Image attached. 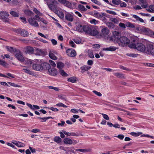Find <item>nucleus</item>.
I'll return each instance as SVG.
<instances>
[{
    "instance_id": "obj_1",
    "label": "nucleus",
    "mask_w": 154,
    "mask_h": 154,
    "mask_svg": "<svg viewBox=\"0 0 154 154\" xmlns=\"http://www.w3.org/2000/svg\"><path fill=\"white\" fill-rule=\"evenodd\" d=\"M47 66H49V64L47 63H42L41 60H38L37 62L33 63L32 64L33 69L38 71L45 70Z\"/></svg>"
},
{
    "instance_id": "obj_2",
    "label": "nucleus",
    "mask_w": 154,
    "mask_h": 154,
    "mask_svg": "<svg viewBox=\"0 0 154 154\" xmlns=\"http://www.w3.org/2000/svg\"><path fill=\"white\" fill-rule=\"evenodd\" d=\"M135 40H134L133 42H131L128 45L131 48H133L137 49L138 51L141 52H144L146 51L145 46L141 43H137L136 44L135 43Z\"/></svg>"
},
{
    "instance_id": "obj_3",
    "label": "nucleus",
    "mask_w": 154,
    "mask_h": 154,
    "mask_svg": "<svg viewBox=\"0 0 154 154\" xmlns=\"http://www.w3.org/2000/svg\"><path fill=\"white\" fill-rule=\"evenodd\" d=\"M91 26L88 25H79L76 27V30L81 32H85L86 33L89 34L91 30Z\"/></svg>"
},
{
    "instance_id": "obj_4",
    "label": "nucleus",
    "mask_w": 154,
    "mask_h": 154,
    "mask_svg": "<svg viewBox=\"0 0 154 154\" xmlns=\"http://www.w3.org/2000/svg\"><path fill=\"white\" fill-rule=\"evenodd\" d=\"M116 42L118 43L119 45L122 46H126L129 44L130 40L125 36H120Z\"/></svg>"
},
{
    "instance_id": "obj_5",
    "label": "nucleus",
    "mask_w": 154,
    "mask_h": 154,
    "mask_svg": "<svg viewBox=\"0 0 154 154\" xmlns=\"http://www.w3.org/2000/svg\"><path fill=\"white\" fill-rule=\"evenodd\" d=\"M50 2H47V5L50 10L55 12L57 10V5L58 3L55 0H50Z\"/></svg>"
},
{
    "instance_id": "obj_6",
    "label": "nucleus",
    "mask_w": 154,
    "mask_h": 154,
    "mask_svg": "<svg viewBox=\"0 0 154 154\" xmlns=\"http://www.w3.org/2000/svg\"><path fill=\"white\" fill-rule=\"evenodd\" d=\"M9 14L6 12H0V19L3 21L6 22L9 21V19L8 18Z\"/></svg>"
},
{
    "instance_id": "obj_7",
    "label": "nucleus",
    "mask_w": 154,
    "mask_h": 154,
    "mask_svg": "<svg viewBox=\"0 0 154 154\" xmlns=\"http://www.w3.org/2000/svg\"><path fill=\"white\" fill-rule=\"evenodd\" d=\"M146 53L148 54H151L154 56L153 53H154V48L153 46L152 45H148L146 48Z\"/></svg>"
},
{
    "instance_id": "obj_8",
    "label": "nucleus",
    "mask_w": 154,
    "mask_h": 154,
    "mask_svg": "<svg viewBox=\"0 0 154 154\" xmlns=\"http://www.w3.org/2000/svg\"><path fill=\"white\" fill-rule=\"evenodd\" d=\"M16 52H17L15 55L16 58L20 62H24L25 59L23 56L22 53L19 50H17Z\"/></svg>"
},
{
    "instance_id": "obj_9",
    "label": "nucleus",
    "mask_w": 154,
    "mask_h": 154,
    "mask_svg": "<svg viewBox=\"0 0 154 154\" xmlns=\"http://www.w3.org/2000/svg\"><path fill=\"white\" fill-rule=\"evenodd\" d=\"M50 67L51 66L49 64V66H47L46 69H48L50 75L53 76L56 75L57 73V70L54 68H51Z\"/></svg>"
},
{
    "instance_id": "obj_10",
    "label": "nucleus",
    "mask_w": 154,
    "mask_h": 154,
    "mask_svg": "<svg viewBox=\"0 0 154 154\" xmlns=\"http://www.w3.org/2000/svg\"><path fill=\"white\" fill-rule=\"evenodd\" d=\"M28 21L29 24L31 26L36 27H39V26L38 23L35 21L34 18H29L28 20Z\"/></svg>"
},
{
    "instance_id": "obj_11",
    "label": "nucleus",
    "mask_w": 154,
    "mask_h": 154,
    "mask_svg": "<svg viewBox=\"0 0 154 154\" xmlns=\"http://www.w3.org/2000/svg\"><path fill=\"white\" fill-rule=\"evenodd\" d=\"M66 53L70 57H74L76 55V51L72 49H69L66 50Z\"/></svg>"
},
{
    "instance_id": "obj_12",
    "label": "nucleus",
    "mask_w": 154,
    "mask_h": 154,
    "mask_svg": "<svg viewBox=\"0 0 154 154\" xmlns=\"http://www.w3.org/2000/svg\"><path fill=\"white\" fill-rule=\"evenodd\" d=\"M113 35L112 38L115 42H116L120 37L121 34L119 32L114 31L113 32Z\"/></svg>"
},
{
    "instance_id": "obj_13",
    "label": "nucleus",
    "mask_w": 154,
    "mask_h": 154,
    "mask_svg": "<svg viewBox=\"0 0 154 154\" xmlns=\"http://www.w3.org/2000/svg\"><path fill=\"white\" fill-rule=\"evenodd\" d=\"M140 29L141 31L144 32L145 34L149 36L151 35L152 31L149 29L145 27H143Z\"/></svg>"
},
{
    "instance_id": "obj_14",
    "label": "nucleus",
    "mask_w": 154,
    "mask_h": 154,
    "mask_svg": "<svg viewBox=\"0 0 154 154\" xmlns=\"http://www.w3.org/2000/svg\"><path fill=\"white\" fill-rule=\"evenodd\" d=\"M34 49L32 47L27 46L25 48L24 52L26 54H33Z\"/></svg>"
},
{
    "instance_id": "obj_15",
    "label": "nucleus",
    "mask_w": 154,
    "mask_h": 154,
    "mask_svg": "<svg viewBox=\"0 0 154 154\" xmlns=\"http://www.w3.org/2000/svg\"><path fill=\"white\" fill-rule=\"evenodd\" d=\"M98 34V32L97 29L91 26L89 34L91 35L95 36L97 35Z\"/></svg>"
},
{
    "instance_id": "obj_16",
    "label": "nucleus",
    "mask_w": 154,
    "mask_h": 154,
    "mask_svg": "<svg viewBox=\"0 0 154 154\" xmlns=\"http://www.w3.org/2000/svg\"><path fill=\"white\" fill-rule=\"evenodd\" d=\"M59 2L68 8L71 6V4L70 2L66 0H57Z\"/></svg>"
},
{
    "instance_id": "obj_17",
    "label": "nucleus",
    "mask_w": 154,
    "mask_h": 154,
    "mask_svg": "<svg viewBox=\"0 0 154 154\" xmlns=\"http://www.w3.org/2000/svg\"><path fill=\"white\" fill-rule=\"evenodd\" d=\"M65 18L67 20L70 22L74 20L73 16L69 13L65 14Z\"/></svg>"
},
{
    "instance_id": "obj_18",
    "label": "nucleus",
    "mask_w": 154,
    "mask_h": 154,
    "mask_svg": "<svg viewBox=\"0 0 154 154\" xmlns=\"http://www.w3.org/2000/svg\"><path fill=\"white\" fill-rule=\"evenodd\" d=\"M109 33V30L107 27H104L101 30V34L102 35L104 36H107Z\"/></svg>"
},
{
    "instance_id": "obj_19",
    "label": "nucleus",
    "mask_w": 154,
    "mask_h": 154,
    "mask_svg": "<svg viewBox=\"0 0 154 154\" xmlns=\"http://www.w3.org/2000/svg\"><path fill=\"white\" fill-rule=\"evenodd\" d=\"M140 4L142 8H147L148 5L146 2V0H139Z\"/></svg>"
},
{
    "instance_id": "obj_20",
    "label": "nucleus",
    "mask_w": 154,
    "mask_h": 154,
    "mask_svg": "<svg viewBox=\"0 0 154 154\" xmlns=\"http://www.w3.org/2000/svg\"><path fill=\"white\" fill-rule=\"evenodd\" d=\"M131 15L133 17L136 19V21H139L141 23H145L144 22V20L140 18L137 15L134 14H131Z\"/></svg>"
},
{
    "instance_id": "obj_21",
    "label": "nucleus",
    "mask_w": 154,
    "mask_h": 154,
    "mask_svg": "<svg viewBox=\"0 0 154 154\" xmlns=\"http://www.w3.org/2000/svg\"><path fill=\"white\" fill-rule=\"evenodd\" d=\"M63 142L66 144L71 145L73 144V141L68 138H65L63 140Z\"/></svg>"
},
{
    "instance_id": "obj_22",
    "label": "nucleus",
    "mask_w": 154,
    "mask_h": 154,
    "mask_svg": "<svg viewBox=\"0 0 154 154\" xmlns=\"http://www.w3.org/2000/svg\"><path fill=\"white\" fill-rule=\"evenodd\" d=\"M24 67L25 68H23L22 70V71L29 75H33V72L31 71L29 69L26 68V67L24 66Z\"/></svg>"
},
{
    "instance_id": "obj_23",
    "label": "nucleus",
    "mask_w": 154,
    "mask_h": 154,
    "mask_svg": "<svg viewBox=\"0 0 154 154\" xmlns=\"http://www.w3.org/2000/svg\"><path fill=\"white\" fill-rule=\"evenodd\" d=\"M6 48L8 51L11 53L16 52L17 51V50L16 49L14 48L13 47H11L6 46Z\"/></svg>"
},
{
    "instance_id": "obj_24",
    "label": "nucleus",
    "mask_w": 154,
    "mask_h": 154,
    "mask_svg": "<svg viewBox=\"0 0 154 154\" xmlns=\"http://www.w3.org/2000/svg\"><path fill=\"white\" fill-rule=\"evenodd\" d=\"M91 68V67L84 65L81 67V69L83 72L88 71Z\"/></svg>"
},
{
    "instance_id": "obj_25",
    "label": "nucleus",
    "mask_w": 154,
    "mask_h": 154,
    "mask_svg": "<svg viewBox=\"0 0 154 154\" xmlns=\"http://www.w3.org/2000/svg\"><path fill=\"white\" fill-rule=\"evenodd\" d=\"M20 35L24 37H27L29 35V33L27 31L24 29H22Z\"/></svg>"
},
{
    "instance_id": "obj_26",
    "label": "nucleus",
    "mask_w": 154,
    "mask_h": 154,
    "mask_svg": "<svg viewBox=\"0 0 154 154\" xmlns=\"http://www.w3.org/2000/svg\"><path fill=\"white\" fill-rule=\"evenodd\" d=\"M10 14L14 17H18L19 16V13L18 12H16L13 10H11Z\"/></svg>"
},
{
    "instance_id": "obj_27",
    "label": "nucleus",
    "mask_w": 154,
    "mask_h": 154,
    "mask_svg": "<svg viewBox=\"0 0 154 154\" xmlns=\"http://www.w3.org/2000/svg\"><path fill=\"white\" fill-rule=\"evenodd\" d=\"M113 74L117 77L120 79H125L124 74L119 72L114 73Z\"/></svg>"
},
{
    "instance_id": "obj_28",
    "label": "nucleus",
    "mask_w": 154,
    "mask_h": 154,
    "mask_svg": "<svg viewBox=\"0 0 154 154\" xmlns=\"http://www.w3.org/2000/svg\"><path fill=\"white\" fill-rule=\"evenodd\" d=\"M61 19H63L64 17V14L63 13L60 11H59L58 10L54 12Z\"/></svg>"
},
{
    "instance_id": "obj_29",
    "label": "nucleus",
    "mask_w": 154,
    "mask_h": 154,
    "mask_svg": "<svg viewBox=\"0 0 154 154\" xmlns=\"http://www.w3.org/2000/svg\"><path fill=\"white\" fill-rule=\"evenodd\" d=\"M75 150L76 151H79L82 152H90L91 151V149H75Z\"/></svg>"
},
{
    "instance_id": "obj_30",
    "label": "nucleus",
    "mask_w": 154,
    "mask_h": 154,
    "mask_svg": "<svg viewBox=\"0 0 154 154\" xmlns=\"http://www.w3.org/2000/svg\"><path fill=\"white\" fill-rule=\"evenodd\" d=\"M106 24L110 29H113L115 27L114 23L111 22H107Z\"/></svg>"
},
{
    "instance_id": "obj_31",
    "label": "nucleus",
    "mask_w": 154,
    "mask_h": 154,
    "mask_svg": "<svg viewBox=\"0 0 154 154\" xmlns=\"http://www.w3.org/2000/svg\"><path fill=\"white\" fill-rule=\"evenodd\" d=\"M49 56L50 58L54 60H57V57L53 53L51 52L49 53Z\"/></svg>"
},
{
    "instance_id": "obj_32",
    "label": "nucleus",
    "mask_w": 154,
    "mask_h": 154,
    "mask_svg": "<svg viewBox=\"0 0 154 154\" xmlns=\"http://www.w3.org/2000/svg\"><path fill=\"white\" fill-rule=\"evenodd\" d=\"M126 26L127 27H129L132 28H134L135 27V26L134 24L129 22L126 23Z\"/></svg>"
},
{
    "instance_id": "obj_33",
    "label": "nucleus",
    "mask_w": 154,
    "mask_h": 154,
    "mask_svg": "<svg viewBox=\"0 0 154 154\" xmlns=\"http://www.w3.org/2000/svg\"><path fill=\"white\" fill-rule=\"evenodd\" d=\"M78 7L80 10L83 11H85L87 10L84 5L81 4H79L78 5Z\"/></svg>"
},
{
    "instance_id": "obj_34",
    "label": "nucleus",
    "mask_w": 154,
    "mask_h": 154,
    "mask_svg": "<svg viewBox=\"0 0 154 154\" xmlns=\"http://www.w3.org/2000/svg\"><path fill=\"white\" fill-rule=\"evenodd\" d=\"M67 81L68 82H71L72 83H74L76 81V77L74 76L71 77L68 79Z\"/></svg>"
},
{
    "instance_id": "obj_35",
    "label": "nucleus",
    "mask_w": 154,
    "mask_h": 154,
    "mask_svg": "<svg viewBox=\"0 0 154 154\" xmlns=\"http://www.w3.org/2000/svg\"><path fill=\"white\" fill-rule=\"evenodd\" d=\"M94 16L98 18H100L101 17V14L97 11H94Z\"/></svg>"
},
{
    "instance_id": "obj_36",
    "label": "nucleus",
    "mask_w": 154,
    "mask_h": 154,
    "mask_svg": "<svg viewBox=\"0 0 154 154\" xmlns=\"http://www.w3.org/2000/svg\"><path fill=\"white\" fill-rule=\"evenodd\" d=\"M73 40L74 42L77 44H80L82 41L81 39L79 37L73 39Z\"/></svg>"
},
{
    "instance_id": "obj_37",
    "label": "nucleus",
    "mask_w": 154,
    "mask_h": 154,
    "mask_svg": "<svg viewBox=\"0 0 154 154\" xmlns=\"http://www.w3.org/2000/svg\"><path fill=\"white\" fill-rule=\"evenodd\" d=\"M54 141L57 143H60L61 141V139L59 136H56L54 138Z\"/></svg>"
},
{
    "instance_id": "obj_38",
    "label": "nucleus",
    "mask_w": 154,
    "mask_h": 154,
    "mask_svg": "<svg viewBox=\"0 0 154 154\" xmlns=\"http://www.w3.org/2000/svg\"><path fill=\"white\" fill-rule=\"evenodd\" d=\"M16 145L18 147H21L24 146L25 144L23 143L18 141L17 143H16Z\"/></svg>"
},
{
    "instance_id": "obj_39",
    "label": "nucleus",
    "mask_w": 154,
    "mask_h": 154,
    "mask_svg": "<svg viewBox=\"0 0 154 154\" xmlns=\"http://www.w3.org/2000/svg\"><path fill=\"white\" fill-rule=\"evenodd\" d=\"M59 73L63 76L66 77L68 76V75L63 70H60L59 71Z\"/></svg>"
},
{
    "instance_id": "obj_40",
    "label": "nucleus",
    "mask_w": 154,
    "mask_h": 154,
    "mask_svg": "<svg viewBox=\"0 0 154 154\" xmlns=\"http://www.w3.org/2000/svg\"><path fill=\"white\" fill-rule=\"evenodd\" d=\"M64 67V65L63 63L60 62H59L58 63H57V67L59 69H61L62 68H63V67Z\"/></svg>"
},
{
    "instance_id": "obj_41",
    "label": "nucleus",
    "mask_w": 154,
    "mask_h": 154,
    "mask_svg": "<svg viewBox=\"0 0 154 154\" xmlns=\"http://www.w3.org/2000/svg\"><path fill=\"white\" fill-rule=\"evenodd\" d=\"M122 2L120 0H112V3L115 5H118Z\"/></svg>"
},
{
    "instance_id": "obj_42",
    "label": "nucleus",
    "mask_w": 154,
    "mask_h": 154,
    "mask_svg": "<svg viewBox=\"0 0 154 154\" xmlns=\"http://www.w3.org/2000/svg\"><path fill=\"white\" fill-rule=\"evenodd\" d=\"M88 57L91 58H93L94 57V56L93 54V52L91 50H88Z\"/></svg>"
},
{
    "instance_id": "obj_43",
    "label": "nucleus",
    "mask_w": 154,
    "mask_h": 154,
    "mask_svg": "<svg viewBox=\"0 0 154 154\" xmlns=\"http://www.w3.org/2000/svg\"><path fill=\"white\" fill-rule=\"evenodd\" d=\"M90 22L91 24L96 25L99 23V21L95 19H93L90 20Z\"/></svg>"
},
{
    "instance_id": "obj_44",
    "label": "nucleus",
    "mask_w": 154,
    "mask_h": 154,
    "mask_svg": "<svg viewBox=\"0 0 154 154\" xmlns=\"http://www.w3.org/2000/svg\"><path fill=\"white\" fill-rule=\"evenodd\" d=\"M8 84H9L10 86L15 87H21L19 85H17L15 84L14 83H12L10 82H8Z\"/></svg>"
},
{
    "instance_id": "obj_45",
    "label": "nucleus",
    "mask_w": 154,
    "mask_h": 154,
    "mask_svg": "<svg viewBox=\"0 0 154 154\" xmlns=\"http://www.w3.org/2000/svg\"><path fill=\"white\" fill-rule=\"evenodd\" d=\"M25 13L26 15L30 16H32L34 14L31 11L29 10H27L25 11Z\"/></svg>"
},
{
    "instance_id": "obj_46",
    "label": "nucleus",
    "mask_w": 154,
    "mask_h": 154,
    "mask_svg": "<svg viewBox=\"0 0 154 154\" xmlns=\"http://www.w3.org/2000/svg\"><path fill=\"white\" fill-rule=\"evenodd\" d=\"M5 98H6L9 101H12V100L10 98L8 97H4V96L2 95H0V98L1 99H4Z\"/></svg>"
},
{
    "instance_id": "obj_47",
    "label": "nucleus",
    "mask_w": 154,
    "mask_h": 154,
    "mask_svg": "<svg viewBox=\"0 0 154 154\" xmlns=\"http://www.w3.org/2000/svg\"><path fill=\"white\" fill-rule=\"evenodd\" d=\"M114 137H118V138H119L121 140H123L124 137V135L122 134H119L117 136H115Z\"/></svg>"
},
{
    "instance_id": "obj_48",
    "label": "nucleus",
    "mask_w": 154,
    "mask_h": 154,
    "mask_svg": "<svg viewBox=\"0 0 154 154\" xmlns=\"http://www.w3.org/2000/svg\"><path fill=\"white\" fill-rule=\"evenodd\" d=\"M81 134H79L78 133H75L73 132H71L70 136H73L75 137H78Z\"/></svg>"
},
{
    "instance_id": "obj_49",
    "label": "nucleus",
    "mask_w": 154,
    "mask_h": 154,
    "mask_svg": "<svg viewBox=\"0 0 154 154\" xmlns=\"http://www.w3.org/2000/svg\"><path fill=\"white\" fill-rule=\"evenodd\" d=\"M20 19L22 20V22L24 24H26L27 23L26 19L23 17H21Z\"/></svg>"
},
{
    "instance_id": "obj_50",
    "label": "nucleus",
    "mask_w": 154,
    "mask_h": 154,
    "mask_svg": "<svg viewBox=\"0 0 154 154\" xmlns=\"http://www.w3.org/2000/svg\"><path fill=\"white\" fill-rule=\"evenodd\" d=\"M40 130L38 129L35 128V129H32L31 131L32 132V133H36L37 132H40Z\"/></svg>"
},
{
    "instance_id": "obj_51",
    "label": "nucleus",
    "mask_w": 154,
    "mask_h": 154,
    "mask_svg": "<svg viewBox=\"0 0 154 154\" xmlns=\"http://www.w3.org/2000/svg\"><path fill=\"white\" fill-rule=\"evenodd\" d=\"M26 64L27 65H29L32 64V63L31 60H26L25 62Z\"/></svg>"
},
{
    "instance_id": "obj_52",
    "label": "nucleus",
    "mask_w": 154,
    "mask_h": 154,
    "mask_svg": "<svg viewBox=\"0 0 154 154\" xmlns=\"http://www.w3.org/2000/svg\"><path fill=\"white\" fill-rule=\"evenodd\" d=\"M92 2L100 6L101 5V3L98 1L97 0H91Z\"/></svg>"
},
{
    "instance_id": "obj_53",
    "label": "nucleus",
    "mask_w": 154,
    "mask_h": 154,
    "mask_svg": "<svg viewBox=\"0 0 154 154\" xmlns=\"http://www.w3.org/2000/svg\"><path fill=\"white\" fill-rule=\"evenodd\" d=\"M101 114L103 116V118L105 119L106 120H109V117L107 115L104 113H102Z\"/></svg>"
},
{
    "instance_id": "obj_54",
    "label": "nucleus",
    "mask_w": 154,
    "mask_h": 154,
    "mask_svg": "<svg viewBox=\"0 0 154 154\" xmlns=\"http://www.w3.org/2000/svg\"><path fill=\"white\" fill-rule=\"evenodd\" d=\"M49 62L51 65L53 67H55L56 64L52 60H50Z\"/></svg>"
},
{
    "instance_id": "obj_55",
    "label": "nucleus",
    "mask_w": 154,
    "mask_h": 154,
    "mask_svg": "<svg viewBox=\"0 0 154 154\" xmlns=\"http://www.w3.org/2000/svg\"><path fill=\"white\" fill-rule=\"evenodd\" d=\"M130 134L132 136H135V137L138 136L140 134L139 133H136L135 132H131V133Z\"/></svg>"
},
{
    "instance_id": "obj_56",
    "label": "nucleus",
    "mask_w": 154,
    "mask_h": 154,
    "mask_svg": "<svg viewBox=\"0 0 154 154\" xmlns=\"http://www.w3.org/2000/svg\"><path fill=\"white\" fill-rule=\"evenodd\" d=\"M119 26L122 28L125 29L126 28V24H125L124 23H119Z\"/></svg>"
},
{
    "instance_id": "obj_57",
    "label": "nucleus",
    "mask_w": 154,
    "mask_h": 154,
    "mask_svg": "<svg viewBox=\"0 0 154 154\" xmlns=\"http://www.w3.org/2000/svg\"><path fill=\"white\" fill-rule=\"evenodd\" d=\"M109 48V51H114L117 49L114 46H110Z\"/></svg>"
},
{
    "instance_id": "obj_58",
    "label": "nucleus",
    "mask_w": 154,
    "mask_h": 154,
    "mask_svg": "<svg viewBox=\"0 0 154 154\" xmlns=\"http://www.w3.org/2000/svg\"><path fill=\"white\" fill-rule=\"evenodd\" d=\"M22 30V29L20 28L15 29L14 30V31L18 34H20Z\"/></svg>"
},
{
    "instance_id": "obj_59",
    "label": "nucleus",
    "mask_w": 154,
    "mask_h": 154,
    "mask_svg": "<svg viewBox=\"0 0 154 154\" xmlns=\"http://www.w3.org/2000/svg\"><path fill=\"white\" fill-rule=\"evenodd\" d=\"M93 92L95 94L99 97H101L102 96V94L100 92H97V91L95 90L93 91Z\"/></svg>"
},
{
    "instance_id": "obj_60",
    "label": "nucleus",
    "mask_w": 154,
    "mask_h": 154,
    "mask_svg": "<svg viewBox=\"0 0 154 154\" xmlns=\"http://www.w3.org/2000/svg\"><path fill=\"white\" fill-rule=\"evenodd\" d=\"M69 44L72 47L75 48L76 47V45L72 41H70L69 42Z\"/></svg>"
},
{
    "instance_id": "obj_61",
    "label": "nucleus",
    "mask_w": 154,
    "mask_h": 154,
    "mask_svg": "<svg viewBox=\"0 0 154 154\" xmlns=\"http://www.w3.org/2000/svg\"><path fill=\"white\" fill-rule=\"evenodd\" d=\"M48 109H50L51 110L54 111V112H57L59 111V110L56 108H54L53 107H48Z\"/></svg>"
},
{
    "instance_id": "obj_62",
    "label": "nucleus",
    "mask_w": 154,
    "mask_h": 154,
    "mask_svg": "<svg viewBox=\"0 0 154 154\" xmlns=\"http://www.w3.org/2000/svg\"><path fill=\"white\" fill-rule=\"evenodd\" d=\"M111 20L112 22H113L116 24H118L119 22V20L115 18H112Z\"/></svg>"
},
{
    "instance_id": "obj_63",
    "label": "nucleus",
    "mask_w": 154,
    "mask_h": 154,
    "mask_svg": "<svg viewBox=\"0 0 154 154\" xmlns=\"http://www.w3.org/2000/svg\"><path fill=\"white\" fill-rule=\"evenodd\" d=\"M106 12L107 13L112 14H113V15L116 14V13L115 12L112 11L107 10L106 11Z\"/></svg>"
},
{
    "instance_id": "obj_64",
    "label": "nucleus",
    "mask_w": 154,
    "mask_h": 154,
    "mask_svg": "<svg viewBox=\"0 0 154 154\" xmlns=\"http://www.w3.org/2000/svg\"><path fill=\"white\" fill-rule=\"evenodd\" d=\"M100 19L102 20L104 23H106L107 22H108L107 21V20L106 18L103 16H101V17H100Z\"/></svg>"
}]
</instances>
